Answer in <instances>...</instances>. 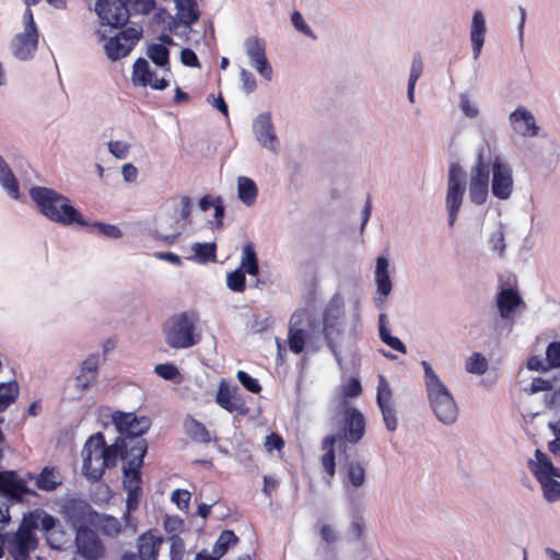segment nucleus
<instances>
[{
	"label": "nucleus",
	"instance_id": "obj_33",
	"mask_svg": "<svg viewBox=\"0 0 560 560\" xmlns=\"http://www.w3.org/2000/svg\"><path fill=\"white\" fill-rule=\"evenodd\" d=\"M177 16H182L183 24L190 27L200 19L197 0H174Z\"/></svg>",
	"mask_w": 560,
	"mask_h": 560
},
{
	"label": "nucleus",
	"instance_id": "obj_11",
	"mask_svg": "<svg viewBox=\"0 0 560 560\" xmlns=\"http://www.w3.org/2000/svg\"><path fill=\"white\" fill-rule=\"evenodd\" d=\"M141 38V27H125L116 35L108 38L104 45L105 54L110 61H118L119 59L128 56Z\"/></svg>",
	"mask_w": 560,
	"mask_h": 560
},
{
	"label": "nucleus",
	"instance_id": "obj_18",
	"mask_svg": "<svg viewBox=\"0 0 560 560\" xmlns=\"http://www.w3.org/2000/svg\"><path fill=\"white\" fill-rule=\"evenodd\" d=\"M253 132L256 141L265 149L277 153L279 140L272 122L271 113L264 112L258 114L253 120Z\"/></svg>",
	"mask_w": 560,
	"mask_h": 560
},
{
	"label": "nucleus",
	"instance_id": "obj_62",
	"mask_svg": "<svg viewBox=\"0 0 560 560\" xmlns=\"http://www.w3.org/2000/svg\"><path fill=\"white\" fill-rule=\"evenodd\" d=\"M490 247L493 252H497L500 257L504 255L505 252V242H504V233L501 229L494 231L489 238Z\"/></svg>",
	"mask_w": 560,
	"mask_h": 560
},
{
	"label": "nucleus",
	"instance_id": "obj_39",
	"mask_svg": "<svg viewBox=\"0 0 560 560\" xmlns=\"http://www.w3.org/2000/svg\"><path fill=\"white\" fill-rule=\"evenodd\" d=\"M57 469L52 466H45L35 479V486L43 491H55L61 486V480L57 479Z\"/></svg>",
	"mask_w": 560,
	"mask_h": 560
},
{
	"label": "nucleus",
	"instance_id": "obj_40",
	"mask_svg": "<svg viewBox=\"0 0 560 560\" xmlns=\"http://www.w3.org/2000/svg\"><path fill=\"white\" fill-rule=\"evenodd\" d=\"M258 195V187L256 183L246 176H240L237 179V196L238 199L246 206H252Z\"/></svg>",
	"mask_w": 560,
	"mask_h": 560
},
{
	"label": "nucleus",
	"instance_id": "obj_53",
	"mask_svg": "<svg viewBox=\"0 0 560 560\" xmlns=\"http://www.w3.org/2000/svg\"><path fill=\"white\" fill-rule=\"evenodd\" d=\"M236 377L240 384L249 393L259 394L261 392V385L259 381L247 372L241 370L236 373Z\"/></svg>",
	"mask_w": 560,
	"mask_h": 560
},
{
	"label": "nucleus",
	"instance_id": "obj_14",
	"mask_svg": "<svg viewBox=\"0 0 560 560\" xmlns=\"http://www.w3.org/2000/svg\"><path fill=\"white\" fill-rule=\"evenodd\" d=\"M61 513L73 530L89 526L86 523L96 514L90 503L78 498L66 500L61 505Z\"/></svg>",
	"mask_w": 560,
	"mask_h": 560
},
{
	"label": "nucleus",
	"instance_id": "obj_19",
	"mask_svg": "<svg viewBox=\"0 0 560 560\" xmlns=\"http://www.w3.org/2000/svg\"><path fill=\"white\" fill-rule=\"evenodd\" d=\"M121 9L117 5L112 22L113 28L124 27L132 14H149L156 5L155 0H120Z\"/></svg>",
	"mask_w": 560,
	"mask_h": 560
},
{
	"label": "nucleus",
	"instance_id": "obj_47",
	"mask_svg": "<svg viewBox=\"0 0 560 560\" xmlns=\"http://www.w3.org/2000/svg\"><path fill=\"white\" fill-rule=\"evenodd\" d=\"M238 542V537L232 529H224L213 545L212 552L222 558L230 548Z\"/></svg>",
	"mask_w": 560,
	"mask_h": 560
},
{
	"label": "nucleus",
	"instance_id": "obj_42",
	"mask_svg": "<svg viewBox=\"0 0 560 560\" xmlns=\"http://www.w3.org/2000/svg\"><path fill=\"white\" fill-rule=\"evenodd\" d=\"M46 514L49 513L43 509H35L28 512L23 516L18 530H22L24 534H35V529L42 530V522Z\"/></svg>",
	"mask_w": 560,
	"mask_h": 560
},
{
	"label": "nucleus",
	"instance_id": "obj_5",
	"mask_svg": "<svg viewBox=\"0 0 560 560\" xmlns=\"http://www.w3.org/2000/svg\"><path fill=\"white\" fill-rule=\"evenodd\" d=\"M482 136L483 144L478 150L475 165L470 170V178L468 183V196L470 201L476 206L486 203L490 186V141L494 136L492 131H485Z\"/></svg>",
	"mask_w": 560,
	"mask_h": 560
},
{
	"label": "nucleus",
	"instance_id": "obj_41",
	"mask_svg": "<svg viewBox=\"0 0 560 560\" xmlns=\"http://www.w3.org/2000/svg\"><path fill=\"white\" fill-rule=\"evenodd\" d=\"M117 5L121 8L120 0H97L95 2V12L101 20L102 25L110 26L114 20V12L116 11Z\"/></svg>",
	"mask_w": 560,
	"mask_h": 560
},
{
	"label": "nucleus",
	"instance_id": "obj_16",
	"mask_svg": "<svg viewBox=\"0 0 560 560\" xmlns=\"http://www.w3.org/2000/svg\"><path fill=\"white\" fill-rule=\"evenodd\" d=\"M495 306L502 319L513 323L515 312L525 308L526 304L516 287L504 284L497 292Z\"/></svg>",
	"mask_w": 560,
	"mask_h": 560
},
{
	"label": "nucleus",
	"instance_id": "obj_32",
	"mask_svg": "<svg viewBox=\"0 0 560 560\" xmlns=\"http://www.w3.org/2000/svg\"><path fill=\"white\" fill-rule=\"evenodd\" d=\"M155 72L151 69L149 61L143 57H138L132 67L131 81L135 86L147 88Z\"/></svg>",
	"mask_w": 560,
	"mask_h": 560
},
{
	"label": "nucleus",
	"instance_id": "obj_8",
	"mask_svg": "<svg viewBox=\"0 0 560 560\" xmlns=\"http://www.w3.org/2000/svg\"><path fill=\"white\" fill-rule=\"evenodd\" d=\"M466 186V172L458 163H452L448 168L447 190L445 198L447 222L450 226H454L457 220L458 212L463 205Z\"/></svg>",
	"mask_w": 560,
	"mask_h": 560
},
{
	"label": "nucleus",
	"instance_id": "obj_60",
	"mask_svg": "<svg viewBox=\"0 0 560 560\" xmlns=\"http://www.w3.org/2000/svg\"><path fill=\"white\" fill-rule=\"evenodd\" d=\"M362 394V385L359 378L351 377L347 384L342 386V395L345 398H357Z\"/></svg>",
	"mask_w": 560,
	"mask_h": 560
},
{
	"label": "nucleus",
	"instance_id": "obj_58",
	"mask_svg": "<svg viewBox=\"0 0 560 560\" xmlns=\"http://www.w3.org/2000/svg\"><path fill=\"white\" fill-rule=\"evenodd\" d=\"M336 444H338V448L341 451H346L347 443H342V439L336 432L334 434L326 435L322 441V450L325 452H336Z\"/></svg>",
	"mask_w": 560,
	"mask_h": 560
},
{
	"label": "nucleus",
	"instance_id": "obj_35",
	"mask_svg": "<svg viewBox=\"0 0 560 560\" xmlns=\"http://www.w3.org/2000/svg\"><path fill=\"white\" fill-rule=\"evenodd\" d=\"M192 256L189 258L197 264L206 265L208 262H214L217 260V243L215 242H207L200 243L196 242L190 246Z\"/></svg>",
	"mask_w": 560,
	"mask_h": 560
},
{
	"label": "nucleus",
	"instance_id": "obj_52",
	"mask_svg": "<svg viewBox=\"0 0 560 560\" xmlns=\"http://www.w3.org/2000/svg\"><path fill=\"white\" fill-rule=\"evenodd\" d=\"M557 477H551L540 481L544 497L548 502L560 500V481L556 480Z\"/></svg>",
	"mask_w": 560,
	"mask_h": 560
},
{
	"label": "nucleus",
	"instance_id": "obj_13",
	"mask_svg": "<svg viewBox=\"0 0 560 560\" xmlns=\"http://www.w3.org/2000/svg\"><path fill=\"white\" fill-rule=\"evenodd\" d=\"M75 553L83 560H100L104 557L105 547L102 539L90 526L74 530Z\"/></svg>",
	"mask_w": 560,
	"mask_h": 560
},
{
	"label": "nucleus",
	"instance_id": "obj_50",
	"mask_svg": "<svg viewBox=\"0 0 560 560\" xmlns=\"http://www.w3.org/2000/svg\"><path fill=\"white\" fill-rule=\"evenodd\" d=\"M466 370L468 373L482 375L488 370V361L481 353L474 352L466 361Z\"/></svg>",
	"mask_w": 560,
	"mask_h": 560
},
{
	"label": "nucleus",
	"instance_id": "obj_31",
	"mask_svg": "<svg viewBox=\"0 0 560 560\" xmlns=\"http://www.w3.org/2000/svg\"><path fill=\"white\" fill-rule=\"evenodd\" d=\"M0 185L8 192V195L14 199H21L20 184L13 174L12 170L0 155Z\"/></svg>",
	"mask_w": 560,
	"mask_h": 560
},
{
	"label": "nucleus",
	"instance_id": "obj_21",
	"mask_svg": "<svg viewBox=\"0 0 560 560\" xmlns=\"http://www.w3.org/2000/svg\"><path fill=\"white\" fill-rule=\"evenodd\" d=\"M9 553L13 560H30V553L37 549L36 534H24L22 530L8 532Z\"/></svg>",
	"mask_w": 560,
	"mask_h": 560
},
{
	"label": "nucleus",
	"instance_id": "obj_2",
	"mask_svg": "<svg viewBox=\"0 0 560 560\" xmlns=\"http://www.w3.org/2000/svg\"><path fill=\"white\" fill-rule=\"evenodd\" d=\"M421 365L423 368V381L427 398L434 416L445 425L455 423L458 418L459 410L453 394L434 372L429 362L422 361Z\"/></svg>",
	"mask_w": 560,
	"mask_h": 560
},
{
	"label": "nucleus",
	"instance_id": "obj_64",
	"mask_svg": "<svg viewBox=\"0 0 560 560\" xmlns=\"http://www.w3.org/2000/svg\"><path fill=\"white\" fill-rule=\"evenodd\" d=\"M172 501L180 511H186L190 502V492L185 489H176L172 493Z\"/></svg>",
	"mask_w": 560,
	"mask_h": 560
},
{
	"label": "nucleus",
	"instance_id": "obj_12",
	"mask_svg": "<svg viewBox=\"0 0 560 560\" xmlns=\"http://www.w3.org/2000/svg\"><path fill=\"white\" fill-rule=\"evenodd\" d=\"M113 423L117 432L128 440L143 436L151 428L152 421L147 416H137L135 412L115 411Z\"/></svg>",
	"mask_w": 560,
	"mask_h": 560
},
{
	"label": "nucleus",
	"instance_id": "obj_24",
	"mask_svg": "<svg viewBox=\"0 0 560 560\" xmlns=\"http://www.w3.org/2000/svg\"><path fill=\"white\" fill-rule=\"evenodd\" d=\"M527 466L538 482L551 478H560V468L539 448L535 451V459H529Z\"/></svg>",
	"mask_w": 560,
	"mask_h": 560
},
{
	"label": "nucleus",
	"instance_id": "obj_30",
	"mask_svg": "<svg viewBox=\"0 0 560 560\" xmlns=\"http://www.w3.org/2000/svg\"><path fill=\"white\" fill-rule=\"evenodd\" d=\"M388 267V259L384 256H378L375 266V283L377 293L383 298L389 295L393 289Z\"/></svg>",
	"mask_w": 560,
	"mask_h": 560
},
{
	"label": "nucleus",
	"instance_id": "obj_61",
	"mask_svg": "<svg viewBox=\"0 0 560 560\" xmlns=\"http://www.w3.org/2000/svg\"><path fill=\"white\" fill-rule=\"evenodd\" d=\"M127 440L128 439H125L122 435L119 434V436L115 440L113 444L107 445V448L115 453L121 460H126L129 455V444L127 443Z\"/></svg>",
	"mask_w": 560,
	"mask_h": 560
},
{
	"label": "nucleus",
	"instance_id": "obj_44",
	"mask_svg": "<svg viewBox=\"0 0 560 560\" xmlns=\"http://www.w3.org/2000/svg\"><path fill=\"white\" fill-rule=\"evenodd\" d=\"M308 340V334L303 328L290 326L288 332V345L291 352L300 354L304 351Z\"/></svg>",
	"mask_w": 560,
	"mask_h": 560
},
{
	"label": "nucleus",
	"instance_id": "obj_46",
	"mask_svg": "<svg viewBox=\"0 0 560 560\" xmlns=\"http://www.w3.org/2000/svg\"><path fill=\"white\" fill-rule=\"evenodd\" d=\"M346 475L348 482L354 488L362 487L366 479L364 466L355 459L349 460L346 464Z\"/></svg>",
	"mask_w": 560,
	"mask_h": 560
},
{
	"label": "nucleus",
	"instance_id": "obj_9",
	"mask_svg": "<svg viewBox=\"0 0 560 560\" xmlns=\"http://www.w3.org/2000/svg\"><path fill=\"white\" fill-rule=\"evenodd\" d=\"M491 192L499 200H508L514 188L513 168L504 156H491Z\"/></svg>",
	"mask_w": 560,
	"mask_h": 560
},
{
	"label": "nucleus",
	"instance_id": "obj_43",
	"mask_svg": "<svg viewBox=\"0 0 560 560\" xmlns=\"http://www.w3.org/2000/svg\"><path fill=\"white\" fill-rule=\"evenodd\" d=\"M244 47L250 63L267 58L266 43L260 37L249 36L245 39Z\"/></svg>",
	"mask_w": 560,
	"mask_h": 560
},
{
	"label": "nucleus",
	"instance_id": "obj_34",
	"mask_svg": "<svg viewBox=\"0 0 560 560\" xmlns=\"http://www.w3.org/2000/svg\"><path fill=\"white\" fill-rule=\"evenodd\" d=\"M378 336L382 342L390 347L393 350L402 354L407 353L406 345L398 337L390 334L387 315L385 313H381L378 315Z\"/></svg>",
	"mask_w": 560,
	"mask_h": 560
},
{
	"label": "nucleus",
	"instance_id": "obj_23",
	"mask_svg": "<svg viewBox=\"0 0 560 560\" xmlns=\"http://www.w3.org/2000/svg\"><path fill=\"white\" fill-rule=\"evenodd\" d=\"M509 120L515 132L523 137H536L540 130L536 124L534 115L525 107H517L510 116Z\"/></svg>",
	"mask_w": 560,
	"mask_h": 560
},
{
	"label": "nucleus",
	"instance_id": "obj_4",
	"mask_svg": "<svg viewBox=\"0 0 560 560\" xmlns=\"http://www.w3.org/2000/svg\"><path fill=\"white\" fill-rule=\"evenodd\" d=\"M82 469L85 477L95 482L102 479L106 469H112L119 458L107 448L105 436L102 432L92 434L85 442L82 450Z\"/></svg>",
	"mask_w": 560,
	"mask_h": 560
},
{
	"label": "nucleus",
	"instance_id": "obj_6",
	"mask_svg": "<svg viewBox=\"0 0 560 560\" xmlns=\"http://www.w3.org/2000/svg\"><path fill=\"white\" fill-rule=\"evenodd\" d=\"M345 301L339 292H336L323 311V335L327 347L332 352L337 363L341 365L342 357L338 350L337 339L343 332Z\"/></svg>",
	"mask_w": 560,
	"mask_h": 560
},
{
	"label": "nucleus",
	"instance_id": "obj_59",
	"mask_svg": "<svg viewBox=\"0 0 560 560\" xmlns=\"http://www.w3.org/2000/svg\"><path fill=\"white\" fill-rule=\"evenodd\" d=\"M171 541L170 555L171 560H182L185 552V542L179 535L170 536Z\"/></svg>",
	"mask_w": 560,
	"mask_h": 560
},
{
	"label": "nucleus",
	"instance_id": "obj_51",
	"mask_svg": "<svg viewBox=\"0 0 560 560\" xmlns=\"http://www.w3.org/2000/svg\"><path fill=\"white\" fill-rule=\"evenodd\" d=\"M90 233H92L93 229L98 231V234L104 235L109 238H120L122 233L117 225L104 223L101 221L90 222L89 226H85Z\"/></svg>",
	"mask_w": 560,
	"mask_h": 560
},
{
	"label": "nucleus",
	"instance_id": "obj_37",
	"mask_svg": "<svg viewBox=\"0 0 560 560\" xmlns=\"http://www.w3.org/2000/svg\"><path fill=\"white\" fill-rule=\"evenodd\" d=\"M147 56L156 67L171 72V51L163 44H150L147 48Z\"/></svg>",
	"mask_w": 560,
	"mask_h": 560
},
{
	"label": "nucleus",
	"instance_id": "obj_3",
	"mask_svg": "<svg viewBox=\"0 0 560 560\" xmlns=\"http://www.w3.org/2000/svg\"><path fill=\"white\" fill-rule=\"evenodd\" d=\"M421 365L423 368V381L427 398L434 416L445 425L455 423L458 418L459 410L453 394L434 372L429 362L422 361Z\"/></svg>",
	"mask_w": 560,
	"mask_h": 560
},
{
	"label": "nucleus",
	"instance_id": "obj_29",
	"mask_svg": "<svg viewBox=\"0 0 560 560\" xmlns=\"http://www.w3.org/2000/svg\"><path fill=\"white\" fill-rule=\"evenodd\" d=\"M145 457V450L137 458H130L126 465L122 466V487L124 489L132 488L133 486L142 485L143 460Z\"/></svg>",
	"mask_w": 560,
	"mask_h": 560
},
{
	"label": "nucleus",
	"instance_id": "obj_54",
	"mask_svg": "<svg viewBox=\"0 0 560 560\" xmlns=\"http://www.w3.org/2000/svg\"><path fill=\"white\" fill-rule=\"evenodd\" d=\"M546 361L549 369L560 368V340L548 343L546 348Z\"/></svg>",
	"mask_w": 560,
	"mask_h": 560
},
{
	"label": "nucleus",
	"instance_id": "obj_28",
	"mask_svg": "<svg viewBox=\"0 0 560 560\" xmlns=\"http://www.w3.org/2000/svg\"><path fill=\"white\" fill-rule=\"evenodd\" d=\"M37 46L38 37H33L23 33H18L11 43L14 57L24 61L34 57Z\"/></svg>",
	"mask_w": 560,
	"mask_h": 560
},
{
	"label": "nucleus",
	"instance_id": "obj_38",
	"mask_svg": "<svg viewBox=\"0 0 560 560\" xmlns=\"http://www.w3.org/2000/svg\"><path fill=\"white\" fill-rule=\"evenodd\" d=\"M240 268L247 271V275L256 277L259 273V260L252 242H247L242 248V258Z\"/></svg>",
	"mask_w": 560,
	"mask_h": 560
},
{
	"label": "nucleus",
	"instance_id": "obj_27",
	"mask_svg": "<svg viewBox=\"0 0 560 560\" xmlns=\"http://www.w3.org/2000/svg\"><path fill=\"white\" fill-rule=\"evenodd\" d=\"M162 541L161 536H155L152 530H148L137 539V553L143 560H156Z\"/></svg>",
	"mask_w": 560,
	"mask_h": 560
},
{
	"label": "nucleus",
	"instance_id": "obj_55",
	"mask_svg": "<svg viewBox=\"0 0 560 560\" xmlns=\"http://www.w3.org/2000/svg\"><path fill=\"white\" fill-rule=\"evenodd\" d=\"M154 372L165 381H174L179 376L178 368L171 362L156 364Z\"/></svg>",
	"mask_w": 560,
	"mask_h": 560
},
{
	"label": "nucleus",
	"instance_id": "obj_7",
	"mask_svg": "<svg viewBox=\"0 0 560 560\" xmlns=\"http://www.w3.org/2000/svg\"><path fill=\"white\" fill-rule=\"evenodd\" d=\"M165 341L173 349H188L200 342L196 332V318L187 312L170 318L165 328Z\"/></svg>",
	"mask_w": 560,
	"mask_h": 560
},
{
	"label": "nucleus",
	"instance_id": "obj_1",
	"mask_svg": "<svg viewBox=\"0 0 560 560\" xmlns=\"http://www.w3.org/2000/svg\"><path fill=\"white\" fill-rule=\"evenodd\" d=\"M28 194L38 212L50 222L62 226L90 225V222L71 200L57 190L44 186H32Z\"/></svg>",
	"mask_w": 560,
	"mask_h": 560
},
{
	"label": "nucleus",
	"instance_id": "obj_22",
	"mask_svg": "<svg viewBox=\"0 0 560 560\" xmlns=\"http://www.w3.org/2000/svg\"><path fill=\"white\" fill-rule=\"evenodd\" d=\"M42 532L51 549L61 550L69 541L70 535L51 514H46L42 522Z\"/></svg>",
	"mask_w": 560,
	"mask_h": 560
},
{
	"label": "nucleus",
	"instance_id": "obj_26",
	"mask_svg": "<svg viewBox=\"0 0 560 560\" xmlns=\"http://www.w3.org/2000/svg\"><path fill=\"white\" fill-rule=\"evenodd\" d=\"M486 20L482 11L477 10L472 14L471 28H470V40L472 47V57L477 60L480 57L485 37H486Z\"/></svg>",
	"mask_w": 560,
	"mask_h": 560
},
{
	"label": "nucleus",
	"instance_id": "obj_20",
	"mask_svg": "<svg viewBox=\"0 0 560 560\" xmlns=\"http://www.w3.org/2000/svg\"><path fill=\"white\" fill-rule=\"evenodd\" d=\"M215 402L229 412L235 411L241 416L248 412V408L240 393V388L237 386L231 387L224 380L219 384Z\"/></svg>",
	"mask_w": 560,
	"mask_h": 560
},
{
	"label": "nucleus",
	"instance_id": "obj_49",
	"mask_svg": "<svg viewBox=\"0 0 560 560\" xmlns=\"http://www.w3.org/2000/svg\"><path fill=\"white\" fill-rule=\"evenodd\" d=\"M246 275L242 268H236L226 275V287L235 293H242L246 290Z\"/></svg>",
	"mask_w": 560,
	"mask_h": 560
},
{
	"label": "nucleus",
	"instance_id": "obj_36",
	"mask_svg": "<svg viewBox=\"0 0 560 560\" xmlns=\"http://www.w3.org/2000/svg\"><path fill=\"white\" fill-rule=\"evenodd\" d=\"M186 434L196 443H209L210 433L206 425L191 415H187L184 420Z\"/></svg>",
	"mask_w": 560,
	"mask_h": 560
},
{
	"label": "nucleus",
	"instance_id": "obj_63",
	"mask_svg": "<svg viewBox=\"0 0 560 560\" xmlns=\"http://www.w3.org/2000/svg\"><path fill=\"white\" fill-rule=\"evenodd\" d=\"M180 62L189 68H201L197 54L189 47H185L179 54Z\"/></svg>",
	"mask_w": 560,
	"mask_h": 560
},
{
	"label": "nucleus",
	"instance_id": "obj_10",
	"mask_svg": "<svg viewBox=\"0 0 560 560\" xmlns=\"http://www.w3.org/2000/svg\"><path fill=\"white\" fill-rule=\"evenodd\" d=\"M365 429L364 415L355 407L345 406L337 430V433L342 439V443H359L365 434Z\"/></svg>",
	"mask_w": 560,
	"mask_h": 560
},
{
	"label": "nucleus",
	"instance_id": "obj_15",
	"mask_svg": "<svg viewBox=\"0 0 560 560\" xmlns=\"http://www.w3.org/2000/svg\"><path fill=\"white\" fill-rule=\"evenodd\" d=\"M36 492L28 488L26 481L15 470H2L0 472V495L10 502H21L25 495H35Z\"/></svg>",
	"mask_w": 560,
	"mask_h": 560
},
{
	"label": "nucleus",
	"instance_id": "obj_17",
	"mask_svg": "<svg viewBox=\"0 0 560 560\" xmlns=\"http://www.w3.org/2000/svg\"><path fill=\"white\" fill-rule=\"evenodd\" d=\"M376 404L382 412L386 429L388 431H395L398 425V420L393 400V390L383 375L378 377Z\"/></svg>",
	"mask_w": 560,
	"mask_h": 560
},
{
	"label": "nucleus",
	"instance_id": "obj_48",
	"mask_svg": "<svg viewBox=\"0 0 560 560\" xmlns=\"http://www.w3.org/2000/svg\"><path fill=\"white\" fill-rule=\"evenodd\" d=\"M423 71V62L422 58L419 54L415 55L412 58L411 67H410V73L408 79V88H407V96L409 102H415V88L416 83L421 77Z\"/></svg>",
	"mask_w": 560,
	"mask_h": 560
},
{
	"label": "nucleus",
	"instance_id": "obj_57",
	"mask_svg": "<svg viewBox=\"0 0 560 560\" xmlns=\"http://www.w3.org/2000/svg\"><path fill=\"white\" fill-rule=\"evenodd\" d=\"M163 528L167 534H170V536L178 535V533L184 528V521L177 515H165L163 520Z\"/></svg>",
	"mask_w": 560,
	"mask_h": 560
},
{
	"label": "nucleus",
	"instance_id": "obj_56",
	"mask_svg": "<svg viewBox=\"0 0 560 560\" xmlns=\"http://www.w3.org/2000/svg\"><path fill=\"white\" fill-rule=\"evenodd\" d=\"M291 23L298 32L302 33L303 35L310 38H316V35L308 26V24L305 22L300 11H293V13L291 14Z\"/></svg>",
	"mask_w": 560,
	"mask_h": 560
},
{
	"label": "nucleus",
	"instance_id": "obj_45",
	"mask_svg": "<svg viewBox=\"0 0 560 560\" xmlns=\"http://www.w3.org/2000/svg\"><path fill=\"white\" fill-rule=\"evenodd\" d=\"M20 388L15 380L0 383V412H3L19 397Z\"/></svg>",
	"mask_w": 560,
	"mask_h": 560
},
{
	"label": "nucleus",
	"instance_id": "obj_25",
	"mask_svg": "<svg viewBox=\"0 0 560 560\" xmlns=\"http://www.w3.org/2000/svg\"><path fill=\"white\" fill-rule=\"evenodd\" d=\"M101 364L100 353H91L81 362L79 374L75 376L77 387L81 390L89 389L96 381Z\"/></svg>",
	"mask_w": 560,
	"mask_h": 560
}]
</instances>
